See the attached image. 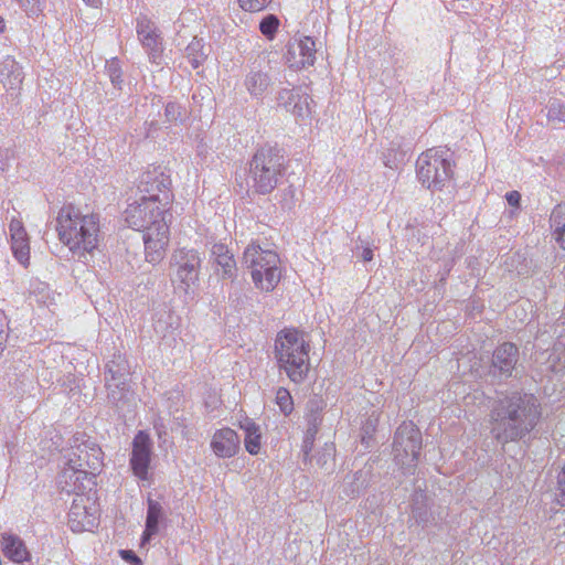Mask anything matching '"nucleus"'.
<instances>
[{
	"instance_id": "1",
	"label": "nucleus",
	"mask_w": 565,
	"mask_h": 565,
	"mask_svg": "<svg viewBox=\"0 0 565 565\" xmlns=\"http://www.w3.org/2000/svg\"><path fill=\"white\" fill-rule=\"evenodd\" d=\"M540 417L541 406L533 394L512 392L492 408L491 433L499 443L516 441L534 429Z\"/></svg>"
},
{
	"instance_id": "2",
	"label": "nucleus",
	"mask_w": 565,
	"mask_h": 565,
	"mask_svg": "<svg viewBox=\"0 0 565 565\" xmlns=\"http://www.w3.org/2000/svg\"><path fill=\"white\" fill-rule=\"evenodd\" d=\"M125 221L129 227L143 232L148 262H158L169 243L168 214L170 205L152 204L146 200L129 196Z\"/></svg>"
},
{
	"instance_id": "3",
	"label": "nucleus",
	"mask_w": 565,
	"mask_h": 565,
	"mask_svg": "<svg viewBox=\"0 0 565 565\" xmlns=\"http://www.w3.org/2000/svg\"><path fill=\"white\" fill-rule=\"evenodd\" d=\"M56 231L60 241L74 256L85 258L98 246L99 216L94 213L83 214L78 207L68 204L57 213Z\"/></svg>"
},
{
	"instance_id": "4",
	"label": "nucleus",
	"mask_w": 565,
	"mask_h": 565,
	"mask_svg": "<svg viewBox=\"0 0 565 565\" xmlns=\"http://www.w3.org/2000/svg\"><path fill=\"white\" fill-rule=\"evenodd\" d=\"M279 366L295 383H301L309 372V344L303 334L294 329L282 330L276 339Z\"/></svg>"
},
{
	"instance_id": "5",
	"label": "nucleus",
	"mask_w": 565,
	"mask_h": 565,
	"mask_svg": "<svg viewBox=\"0 0 565 565\" xmlns=\"http://www.w3.org/2000/svg\"><path fill=\"white\" fill-rule=\"evenodd\" d=\"M282 171L280 150L270 146L262 147L249 162L247 184L258 194H268L277 186Z\"/></svg>"
},
{
	"instance_id": "6",
	"label": "nucleus",
	"mask_w": 565,
	"mask_h": 565,
	"mask_svg": "<svg viewBox=\"0 0 565 565\" xmlns=\"http://www.w3.org/2000/svg\"><path fill=\"white\" fill-rule=\"evenodd\" d=\"M243 265L250 271L255 287L262 291H273L280 281V259L275 250L249 244L244 250Z\"/></svg>"
},
{
	"instance_id": "7",
	"label": "nucleus",
	"mask_w": 565,
	"mask_h": 565,
	"mask_svg": "<svg viewBox=\"0 0 565 565\" xmlns=\"http://www.w3.org/2000/svg\"><path fill=\"white\" fill-rule=\"evenodd\" d=\"M203 258L195 248H177L170 258L171 281L185 295L193 297L199 285Z\"/></svg>"
},
{
	"instance_id": "8",
	"label": "nucleus",
	"mask_w": 565,
	"mask_h": 565,
	"mask_svg": "<svg viewBox=\"0 0 565 565\" xmlns=\"http://www.w3.org/2000/svg\"><path fill=\"white\" fill-rule=\"evenodd\" d=\"M447 151L439 148L423 152L416 162L419 182L430 190H440L452 175V164Z\"/></svg>"
},
{
	"instance_id": "9",
	"label": "nucleus",
	"mask_w": 565,
	"mask_h": 565,
	"mask_svg": "<svg viewBox=\"0 0 565 565\" xmlns=\"http://www.w3.org/2000/svg\"><path fill=\"white\" fill-rule=\"evenodd\" d=\"M422 448V435L412 422H404L398 426L393 443V454L396 465L404 473L415 471L419 451Z\"/></svg>"
},
{
	"instance_id": "10",
	"label": "nucleus",
	"mask_w": 565,
	"mask_h": 565,
	"mask_svg": "<svg viewBox=\"0 0 565 565\" xmlns=\"http://www.w3.org/2000/svg\"><path fill=\"white\" fill-rule=\"evenodd\" d=\"M170 185L169 175L160 167H156L139 175L136 190L130 196L152 202V204L170 205L172 201Z\"/></svg>"
},
{
	"instance_id": "11",
	"label": "nucleus",
	"mask_w": 565,
	"mask_h": 565,
	"mask_svg": "<svg viewBox=\"0 0 565 565\" xmlns=\"http://www.w3.org/2000/svg\"><path fill=\"white\" fill-rule=\"evenodd\" d=\"M98 523L96 491L78 493L68 511V525L73 532L93 531Z\"/></svg>"
},
{
	"instance_id": "12",
	"label": "nucleus",
	"mask_w": 565,
	"mask_h": 565,
	"mask_svg": "<svg viewBox=\"0 0 565 565\" xmlns=\"http://www.w3.org/2000/svg\"><path fill=\"white\" fill-rule=\"evenodd\" d=\"M64 459L79 468L87 469L88 473L95 478L103 467L102 449L93 439L85 435H78L73 438V444L64 455Z\"/></svg>"
},
{
	"instance_id": "13",
	"label": "nucleus",
	"mask_w": 565,
	"mask_h": 565,
	"mask_svg": "<svg viewBox=\"0 0 565 565\" xmlns=\"http://www.w3.org/2000/svg\"><path fill=\"white\" fill-rule=\"evenodd\" d=\"M95 486V477L89 475L87 469L64 459L63 469L58 476V487L62 491L76 497L78 493L96 491Z\"/></svg>"
},
{
	"instance_id": "14",
	"label": "nucleus",
	"mask_w": 565,
	"mask_h": 565,
	"mask_svg": "<svg viewBox=\"0 0 565 565\" xmlns=\"http://www.w3.org/2000/svg\"><path fill=\"white\" fill-rule=\"evenodd\" d=\"M152 459V441L150 436L139 430L132 440L129 466L135 477L141 481L149 479V468Z\"/></svg>"
},
{
	"instance_id": "15",
	"label": "nucleus",
	"mask_w": 565,
	"mask_h": 565,
	"mask_svg": "<svg viewBox=\"0 0 565 565\" xmlns=\"http://www.w3.org/2000/svg\"><path fill=\"white\" fill-rule=\"evenodd\" d=\"M136 32L143 49L148 53L149 61L159 65L161 63L163 47L159 30L154 22L146 15H139L136 20Z\"/></svg>"
},
{
	"instance_id": "16",
	"label": "nucleus",
	"mask_w": 565,
	"mask_h": 565,
	"mask_svg": "<svg viewBox=\"0 0 565 565\" xmlns=\"http://www.w3.org/2000/svg\"><path fill=\"white\" fill-rule=\"evenodd\" d=\"M180 317L170 310L159 312L153 322L154 332L161 338L162 344L172 349H181L183 345L180 338Z\"/></svg>"
},
{
	"instance_id": "17",
	"label": "nucleus",
	"mask_w": 565,
	"mask_h": 565,
	"mask_svg": "<svg viewBox=\"0 0 565 565\" xmlns=\"http://www.w3.org/2000/svg\"><path fill=\"white\" fill-rule=\"evenodd\" d=\"M210 262L215 273L222 279H235L237 275L236 260L233 252L223 243H214L210 248Z\"/></svg>"
},
{
	"instance_id": "18",
	"label": "nucleus",
	"mask_w": 565,
	"mask_h": 565,
	"mask_svg": "<svg viewBox=\"0 0 565 565\" xmlns=\"http://www.w3.org/2000/svg\"><path fill=\"white\" fill-rule=\"evenodd\" d=\"M316 44L309 36H303L289 44L286 60L292 68H303L313 65L316 60Z\"/></svg>"
},
{
	"instance_id": "19",
	"label": "nucleus",
	"mask_w": 565,
	"mask_h": 565,
	"mask_svg": "<svg viewBox=\"0 0 565 565\" xmlns=\"http://www.w3.org/2000/svg\"><path fill=\"white\" fill-rule=\"evenodd\" d=\"M239 437L228 427L217 429L211 439V449L218 458L234 457L239 450Z\"/></svg>"
},
{
	"instance_id": "20",
	"label": "nucleus",
	"mask_w": 565,
	"mask_h": 565,
	"mask_svg": "<svg viewBox=\"0 0 565 565\" xmlns=\"http://www.w3.org/2000/svg\"><path fill=\"white\" fill-rule=\"evenodd\" d=\"M519 359V350L513 343L499 345L492 354V373L510 377Z\"/></svg>"
},
{
	"instance_id": "21",
	"label": "nucleus",
	"mask_w": 565,
	"mask_h": 565,
	"mask_svg": "<svg viewBox=\"0 0 565 565\" xmlns=\"http://www.w3.org/2000/svg\"><path fill=\"white\" fill-rule=\"evenodd\" d=\"M1 550L6 557L10 561L24 564L31 561V554L28 551L24 542L14 534L4 533L1 536Z\"/></svg>"
},
{
	"instance_id": "22",
	"label": "nucleus",
	"mask_w": 565,
	"mask_h": 565,
	"mask_svg": "<svg viewBox=\"0 0 565 565\" xmlns=\"http://www.w3.org/2000/svg\"><path fill=\"white\" fill-rule=\"evenodd\" d=\"M271 79L268 73L260 70H250L245 78L244 86L253 98H262L268 90Z\"/></svg>"
},
{
	"instance_id": "23",
	"label": "nucleus",
	"mask_w": 565,
	"mask_h": 565,
	"mask_svg": "<svg viewBox=\"0 0 565 565\" xmlns=\"http://www.w3.org/2000/svg\"><path fill=\"white\" fill-rule=\"evenodd\" d=\"M22 70L14 58L7 56L0 63V83L7 89H17L22 83Z\"/></svg>"
},
{
	"instance_id": "24",
	"label": "nucleus",
	"mask_w": 565,
	"mask_h": 565,
	"mask_svg": "<svg viewBox=\"0 0 565 565\" xmlns=\"http://www.w3.org/2000/svg\"><path fill=\"white\" fill-rule=\"evenodd\" d=\"M371 476V467H365L355 471L352 476H347L342 484L343 493L349 498L359 495L369 486Z\"/></svg>"
},
{
	"instance_id": "25",
	"label": "nucleus",
	"mask_w": 565,
	"mask_h": 565,
	"mask_svg": "<svg viewBox=\"0 0 565 565\" xmlns=\"http://www.w3.org/2000/svg\"><path fill=\"white\" fill-rule=\"evenodd\" d=\"M162 519V505L158 501L149 498L147 501L146 529L141 537L143 544L146 542H149L152 539V536L159 532V522Z\"/></svg>"
},
{
	"instance_id": "26",
	"label": "nucleus",
	"mask_w": 565,
	"mask_h": 565,
	"mask_svg": "<svg viewBox=\"0 0 565 565\" xmlns=\"http://www.w3.org/2000/svg\"><path fill=\"white\" fill-rule=\"evenodd\" d=\"M550 228L553 239L565 250V205H556L550 215Z\"/></svg>"
},
{
	"instance_id": "27",
	"label": "nucleus",
	"mask_w": 565,
	"mask_h": 565,
	"mask_svg": "<svg viewBox=\"0 0 565 565\" xmlns=\"http://www.w3.org/2000/svg\"><path fill=\"white\" fill-rule=\"evenodd\" d=\"M239 427L245 433L244 444L250 455H257L260 450V428L253 419L245 418L239 423Z\"/></svg>"
},
{
	"instance_id": "28",
	"label": "nucleus",
	"mask_w": 565,
	"mask_h": 565,
	"mask_svg": "<svg viewBox=\"0 0 565 565\" xmlns=\"http://www.w3.org/2000/svg\"><path fill=\"white\" fill-rule=\"evenodd\" d=\"M120 377L129 379V365L121 355H115L114 359L106 364L105 381H114Z\"/></svg>"
},
{
	"instance_id": "29",
	"label": "nucleus",
	"mask_w": 565,
	"mask_h": 565,
	"mask_svg": "<svg viewBox=\"0 0 565 565\" xmlns=\"http://www.w3.org/2000/svg\"><path fill=\"white\" fill-rule=\"evenodd\" d=\"M297 95L298 96H296V99L291 104L288 111H291L296 117L306 119L311 114L312 99L310 98L308 93L302 90L301 88H299Z\"/></svg>"
},
{
	"instance_id": "30",
	"label": "nucleus",
	"mask_w": 565,
	"mask_h": 565,
	"mask_svg": "<svg viewBox=\"0 0 565 565\" xmlns=\"http://www.w3.org/2000/svg\"><path fill=\"white\" fill-rule=\"evenodd\" d=\"M203 46L202 40L194 38L185 47V57L193 68L200 67L206 58Z\"/></svg>"
},
{
	"instance_id": "31",
	"label": "nucleus",
	"mask_w": 565,
	"mask_h": 565,
	"mask_svg": "<svg viewBox=\"0 0 565 565\" xmlns=\"http://www.w3.org/2000/svg\"><path fill=\"white\" fill-rule=\"evenodd\" d=\"M128 380L129 379L120 377L118 380L106 382V387L108 390V397L114 403H119L120 401H122L126 397V395L128 393Z\"/></svg>"
},
{
	"instance_id": "32",
	"label": "nucleus",
	"mask_w": 565,
	"mask_h": 565,
	"mask_svg": "<svg viewBox=\"0 0 565 565\" xmlns=\"http://www.w3.org/2000/svg\"><path fill=\"white\" fill-rule=\"evenodd\" d=\"M546 108L548 121L565 122V103L563 100L551 98Z\"/></svg>"
},
{
	"instance_id": "33",
	"label": "nucleus",
	"mask_w": 565,
	"mask_h": 565,
	"mask_svg": "<svg viewBox=\"0 0 565 565\" xmlns=\"http://www.w3.org/2000/svg\"><path fill=\"white\" fill-rule=\"evenodd\" d=\"M11 249L15 259L24 267L29 265L30 260V245L29 239L11 242Z\"/></svg>"
},
{
	"instance_id": "34",
	"label": "nucleus",
	"mask_w": 565,
	"mask_h": 565,
	"mask_svg": "<svg viewBox=\"0 0 565 565\" xmlns=\"http://www.w3.org/2000/svg\"><path fill=\"white\" fill-rule=\"evenodd\" d=\"M553 367L556 372L565 370V337H558L552 354Z\"/></svg>"
},
{
	"instance_id": "35",
	"label": "nucleus",
	"mask_w": 565,
	"mask_h": 565,
	"mask_svg": "<svg viewBox=\"0 0 565 565\" xmlns=\"http://www.w3.org/2000/svg\"><path fill=\"white\" fill-rule=\"evenodd\" d=\"M105 68L114 87L120 89L124 81L119 61L117 58H111L110 61H107Z\"/></svg>"
},
{
	"instance_id": "36",
	"label": "nucleus",
	"mask_w": 565,
	"mask_h": 565,
	"mask_svg": "<svg viewBox=\"0 0 565 565\" xmlns=\"http://www.w3.org/2000/svg\"><path fill=\"white\" fill-rule=\"evenodd\" d=\"M164 116L169 122H182L186 117V110L175 102H169L166 105Z\"/></svg>"
},
{
	"instance_id": "37",
	"label": "nucleus",
	"mask_w": 565,
	"mask_h": 565,
	"mask_svg": "<svg viewBox=\"0 0 565 565\" xmlns=\"http://www.w3.org/2000/svg\"><path fill=\"white\" fill-rule=\"evenodd\" d=\"M279 26V20L276 15L269 14L259 23V30L267 39H274Z\"/></svg>"
},
{
	"instance_id": "38",
	"label": "nucleus",
	"mask_w": 565,
	"mask_h": 565,
	"mask_svg": "<svg viewBox=\"0 0 565 565\" xmlns=\"http://www.w3.org/2000/svg\"><path fill=\"white\" fill-rule=\"evenodd\" d=\"M276 403L285 415H289L294 409L292 397L289 391L284 387L277 390Z\"/></svg>"
},
{
	"instance_id": "39",
	"label": "nucleus",
	"mask_w": 565,
	"mask_h": 565,
	"mask_svg": "<svg viewBox=\"0 0 565 565\" xmlns=\"http://www.w3.org/2000/svg\"><path fill=\"white\" fill-rule=\"evenodd\" d=\"M11 242L29 239L28 233L19 218L13 217L9 224Z\"/></svg>"
},
{
	"instance_id": "40",
	"label": "nucleus",
	"mask_w": 565,
	"mask_h": 565,
	"mask_svg": "<svg viewBox=\"0 0 565 565\" xmlns=\"http://www.w3.org/2000/svg\"><path fill=\"white\" fill-rule=\"evenodd\" d=\"M377 420H379L377 417H374L372 415V416L366 418V420L364 422V424L362 426L361 440L366 446L370 445V440L372 439L373 433L376 429Z\"/></svg>"
},
{
	"instance_id": "41",
	"label": "nucleus",
	"mask_w": 565,
	"mask_h": 565,
	"mask_svg": "<svg viewBox=\"0 0 565 565\" xmlns=\"http://www.w3.org/2000/svg\"><path fill=\"white\" fill-rule=\"evenodd\" d=\"M354 253L363 262H371L373 259V249L367 241L359 239Z\"/></svg>"
},
{
	"instance_id": "42",
	"label": "nucleus",
	"mask_w": 565,
	"mask_h": 565,
	"mask_svg": "<svg viewBox=\"0 0 565 565\" xmlns=\"http://www.w3.org/2000/svg\"><path fill=\"white\" fill-rule=\"evenodd\" d=\"M273 0H238L239 7L249 12H257L267 8Z\"/></svg>"
},
{
	"instance_id": "43",
	"label": "nucleus",
	"mask_w": 565,
	"mask_h": 565,
	"mask_svg": "<svg viewBox=\"0 0 565 565\" xmlns=\"http://www.w3.org/2000/svg\"><path fill=\"white\" fill-rule=\"evenodd\" d=\"M296 190L292 185L282 189L279 192V203L282 209L290 210L295 205Z\"/></svg>"
},
{
	"instance_id": "44",
	"label": "nucleus",
	"mask_w": 565,
	"mask_h": 565,
	"mask_svg": "<svg viewBox=\"0 0 565 565\" xmlns=\"http://www.w3.org/2000/svg\"><path fill=\"white\" fill-rule=\"evenodd\" d=\"M298 92H299V88H297V89H287V88L281 89L278 93V97H277L278 104L280 106H284L287 110H289L291 104L296 99V96H298L297 95Z\"/></svg>"
},
{
	"instance_id": "45",
	"label": "nucleus",
	"mask_w": 565,
	"mask_h": 565,
	"mask_svg": "<svg viewBox=\"0 0 565 565\" xmlns=\"http://www.w3.org/2000/svg\"><path fill=\"white\" fill-rule=\"evenodd\" d=\"M393 149H390L387 153L384 154V164L391 169H397L398 166L404 161L405 159V152L397 151L394 152L392 156Z\"/></svg>"
},
{
	"instance_id": "46",
	"label": "nucleus",
	"mask_w": 565,
	"mask_h": 565,
	"mask_svg": "<svg viewBox=\"0 0 565 565\" xmlns=\"http://www.w3.org/2000/svg\"><path fill=\"white\" fill-rule=\"evenodd\" d=\"M556 490H557V492H556L557 502L562 507H565V463H564V467H563L562 471L557 476V488H556Z\"/></svg>"
},
{
	"instance_id": "47",
	"label": "nucleus",
	"mask_w": 565,
	"mask_h": 565,
	"mask_svg": "<svg viewBox=\"0 0 565 565\" xmlns=\"http://www.w3.org/2000/svg\"><path fill=\"white\" fill-rule=\"evenodd\" d=\"M7 317L3 311H0V354L3 351V345L7 340Z\"/></svg>"
},
{
	"instance_id": "48",
	"label": "nucleus",
	"mask_w": 565,
	"mask_h": 565,
	"mask_svg": "<svg viewBox=\"0 0 565 565\" xmlns=\"http://www.w3.org/2000/svg\"><path fill=\"white\" fill-rule=\"evenodd\" d=\"M313 437H315V431H311L310 429L307 431V435L303 439V444H302V452H303V457H305V460L308 459L309 457V454L312 449V446H313Z\"/></svg>"
},
{
	"instance_id": "49",
	"label": "nucleus",
	"mask_w": 565,
	"mask_h": 565,
	"mask_svg": "<svg viewBox=\"0 0 565 565\" xmlns=\"http://www.w3.org/2000/svg\"><path fill=\"white\" fill-rule=\"evenodd\" d=\"M19 6L30 13H35L39 9V0H17Z\"/></svg>"
},
{
	"instance_id": "50",
	"label": "nucleus",
	"mask_w": 565,
	"mask_h": 565,
	"mask_svg": "<svg viewBox=\"0 0 565 565\" xmlns=\"http://www.w3.org/2000/svg\"><path fill=\"white\" fill-rule=\"evenodd\" d=\"M12 158V152L9 149H0V171H6Z\"/></svg>"
},
{
	"instance_id": "51",
	"label": "nucleus",
	"mask_w": 565,
	"mask_h": 565,
	"mask_svg": "<svg viewBox=\"0 0 565 565\" xmlns=\"http://www.w3.org/2000/svg\"><path fill=\"white\" fill-rule=\"evenodd\" d=\"M120 556L122 557V559L131 563L132 565H142L140 558L132 551L121 550Z\"/></svg>"
},
{
	"instance_id": "52",
	"label": "nucleus",
	"mask_w": 565,
	"mask_h": 565,
	"mask_svg": "<svg viewBox=\"0 0 565 565\" xmlns=\"http://www.w3.org/2000/svg\"><path fill=\"white\" fill-rule=\"evenodd\" d=\"M505 199L511 206H518L520 204L521 195L518 191H511L505 194Z\"/></svg>"
},
{
	"instance_id": "53",
	"label": "nucleus",
	"mask_w": 565,
	"mask_h": 565,
	"mask_svg": "<svg viewBox=\"0 0 565 565\" xmlns=\"http://www.w3.org/2000/svg\"><path fill=\"white\" fill-rule=\"evenodd\" d=\"M332 458V448H327L326 451L317 458V463L321 467L327 465L328 460Z\"/></svg>"
},
{
	"instance_id": "54",
	"label": "nucleus",
	"mask_w": 565,
	"mask_h": 565,
	"mask_svg": "<svg viewBox=\"0 0 565 565\" xmlns=\"http://www.w3.org/2000/svg\"><path fill=\"white\" fill-rule=\"evenodd\" d=\"M88 6L98 8L102 4V0H84Z\"/></svg>"
},
{
	"instance_id": "55",
	"label": "nucleus",
	"mask_w": 565,
	"mask_h": 565,
	"mask_svg": "<svg viewBox=\"0 0 565 565\" xmlns=\"http://www.w3.org/2000/svg\"><path fill=\"white\" fill-rule=\"evenodd\" d=\"M6 29V22L2 17H0V33H2Z\"/></svg>"
},
{
	"instance_id": "56",
	"label": "nucleus",
	"mask_w": 565,
	"mask_h": 565,
	"mask_svg": "<svg viewBox=\"0 0 565 565\" xmlns=\"http://www.w3.org/2000/svg\"><path fill=\"white\" fill-rule=\"evenodd\" d=\"M209 93H210V89L207 87H204V88H202L200 90V95H202V96H203V94H207L209 95Z\"/></svg>"
},
{
	"instance_id": "57",
	"label": "nucleus",
	"mask_w": 565,
	"mask_h": 565,
	"mask_svg": "<svg viewBox=\"0 0 565 565\" xmlns=\"http://www.w3.org/2000/svg\"><path fill=\"white\" fill-rule=\"evenodd\" d=\"M39 286H40L41 290L47 289V286L45 284L40 282Z\"/></svg>"
},
{
	"instance_id": "58",
	"label": "nucleus",
	"mask_w": 565,
	"mask_h": 565,
	"mask_svg": "<svg viewBox=\"0 0 565 565\" xmlns=\"http://www.w3.org/2000/svg\"><path fill=\"white\" fill-rule=\"evenodd\" d=\"M196 98H198V94L195 93V94H193V100H196Z\"/></svg>"
}]
</instances>
